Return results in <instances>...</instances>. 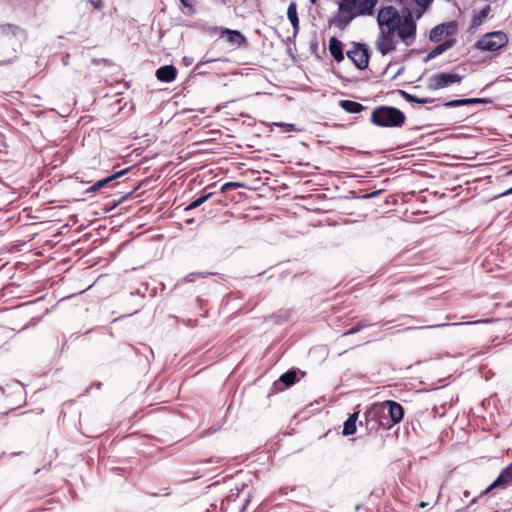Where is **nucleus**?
<instances>
[{"label": "nucleus", "mask_w": 512, "mask_h": 512, "mask_svg": "<svg viewBox=\"0 0 512 512\" xmlns=\"http://www.w3.org/2000/svg\"><path fill=\"white\" fill-rule=\"evenodd\" d=\"M378 0H341L338 8L337 26L344 29L358 16H371Z\"/></svg>", "instance_id": "nucleus-1"}, {"label": "nucleus", "mask_w": 512, "mask_h": 512, "mask_svg": "<svg viewBox=\"0 0 512 512\" xmlns=\"http://www.w3.org/2000/svg\"><path fill=\"white\" fill-rule=\"evenodd\" d=\"M387 413L391 419V423H381L384 426L390 427L392 424L399 423L403 419L404 411L400 404L394 401H384L382 403H377L372 406L370 410L365 413L366 425L369 426L370 421L374 423L371 426V429H376L377 423L374 421V416L376 414Z\"/></svg>", "instance_id": "nucleus-2"}, {"label": "nucleus", "mask_w": 512, "mask_h": 512, "mask_svg": "<svg viewBox=\"0 0 512 512\" xmlns=\"http://www.w3.org/2000/svg\"><path fill=\"white\" fill-rule=\"evenodd\" d=\"M405 119L404 113L394 107L381 106L371 113V122L379 127H401Z\"/></svg>", "instance_id": "nucleus-3"}, {"label": "nucleus", "mask_w": 512, "mask_h": 512, "mask_svg": "<svg viewBox=\"0 0 512 512\" xmlns=\"http://www.w3.org/2000/svg\"><path fill=\"white\" fill-rule=\"evenodd\" d=\"M508 43L506 34L502 31H494L483 35L475 44L481 51L495 52Z\"/></svg>", "instance_id": "nucleus-4"}, {"label": "nucleus", "mask_w": 512, "mask_h": 512, "mask_svg": "<svg viewBox=\"0 0 512 512\" xmlns=\"http://www.w3.org/2000/svg\"><path fill=\"white\" fill-rule=\"evenodd\" d=\"M395 32H397L398 37L405 46L408 47L414 43L416 37V23L410 12L400 18L395 26Z\"/></svg>", "instance_id": "nucleus-5"}, {"label": "nucleus", "mask_w": 512, "mask_h": 512, "mask_svg": "<svg viewBox=\"0 0 512 512\" xmlns=\"http://www.w3.org/2000/svg\"><path fill=\"white\" fill-rule=\"evenodd\" d=\"M400 15L396 8L387 6L379 10L377 23L380 31H395V26L400 20Z\"/></svg>", "instance_id": "nucleus-6"}, {"label": "nucleus", "mask_w": 512, "mask_h": 512, "mask_svg": "<svg viewBox=\"0 0 512 512\" xmlns=\"http://www.w3.org/2000/svg\"><path fill=\"white\" fill-rule=\"evenodd\" d=\"M394 33L395 31H389L387 29H385V31H379L375 41V48L382 56L396 49L397 42L394 39Z\"/></svg>", "instance_id": "nucleus-7"}, {"label": "nucleus", "mask_w": 512, "mask_h": 512, "mask_svg": "<svg viewBox=\"0 0 512 512\" xmlns=\"http://www.w3.org/2000/svg\"><path fill=\"white\" fill-rule=\"evenodd\" d=\"M461 80L462 76L456 73H437L430 78L429 87L439 90L459 83Z\"/></svg>", "instance_id": "nucleus-8"}, {"label": "nucleus", "mask_w": 512, "mask_h": 512, "mask_svg": "<svg viewBox=\"0 0 512 512\" xmlns=\"http://www.w3.org/2000/svg\"><path fill=\"white\" fill-rule=\"evenodd\" d=\"M347 56L359 69L367 68L369 53L365 45L356 44L352 50L347 52Z\"/></svg>", "instance_id": "nucleus-9"}, {"label": "nucleus", "mask_w": 512, "mask_h": 512, "mask_svg": "<svg viewBox=\"0 0 512 512\" xmlns=\"http://www.w3.org/2000/svg\"><path fill=\"white\" fill-rule=\"evenodd\" d=\"M456 30L454 22L443 23L435 26L429 34V38L433 42H440L444 37L452 35Z\"/></svg>", "instance_id": "nucleus-10"}, {"label": "nucleus", "mask_w": 512, "mask_h": 512, "mask_svg": "<svg viewBox=\"0 0 512 512\" xmlns=\"http://www.w3.org/2000/svg\"><path fill=\"white\" fill-rule=\"evenodd\" d=\"M512 481V463L506 467L500 475L497 477V479L490 484L483 492L482 494H487L491 490L497 487L506 486Z\"/></svg>", "instance_id": "nucleus-11"}, {"label": "nucleus", "mask_w": 512, "mask_h": 512, "mask_svg": "<svg viewBox=\"0 0 512 512\" xmlns=\"http://www.w3.org/2000/svg\"><path fill=\"white\" fill-rule=\"evenodd\" d=\"M220 37L225 38L227 43L235 47L241 46L246 41L245 37L239 31L227 28L222 29Z\"/></svg>", "instance_id": "nucleus-12"}, {"label": "nucleus", "mask_w": 512, "mask_h": 512, "mask_svg": "<svg viewBox=\"0 0 512 512\" xmlns=\"http://www.w3.org/2000/svg\"><path fill=\"white\" fill-rule=\"evenodd\" d=\"M177 76V69L173 65H166L156 70V78L165 83L172 82Z\"/></svg>", "instance_id": "nucleus-13"}, {"label": "nucleus", "mask_w": 512, "mask_h": 512, "mask_svg": "<svg viewBox=\"0 0 512 512\" xmlns=\"http://www.w3.org/2000/svg\"><path fill=\"white\" fill-rule=\"evenodd\" d=\"M455 43L456 41L453 38H449L445 40L443 43H440L427 54V60L434 59L435 57L441 55L442 53L453 47Z\"/></svg>", "instance_id": "nucleus-14"}, {"label": "nucleus", "mask_w": 512, "mask_h": 512, "mask_svg": "<svg viewBox=\"0 0 512 512\" xmlns=\"http://www.w3.org/2000/svg\"><path fill=\"white\" fill-rule=\"evenodd\" d=\"M329 51L337 62L344 59L342 43L334 37L329 40Z\"/></svg>", "instance_id": "nucleus-15"}, {"label": "nucleus", "mask_w": 512, "mask_h": 512, "mask_svg": "<svg viewBox=\"0 0 512 512\" xmlns=\"http://www.w3.org/2000/svg\"><path fill=\"white\" fill-rule=\"evenodd\" d=\"M287 17L296 33L299 28V19L297 15V5L295 2H291L287 9Z\"/></svg>", "instance_id": "nucleus-16"}, {"label": "nucleus", "mask_w": 512, "mask_h": 512, "mask_svg": "<svg viewBox=\"0 0 512 512\" xmlns=\"http://www.w3.org/2000/svg\"><path fill=\"white\" fill-rule=\"evenodd\" d=\"M357 419L358 412H354L352 415H350V417L344 422L343 435L348 436L356 432Z\"/></svg>", "instance_id": "nucleus-17"}, {"label": "nucleus", "mask_w": 512, "mask_h": 512, "mask_svg": "<svg viewBox=\"0 0 512 512\" xmlns=\"http://www.w3.org/2000/svg\"><path fill=\"white\" fill-rule=\"evenodd\" d=\"M341 107L348 113H360L364 110V106L361 103L351 100L341 101Z\"/></svg>", "instance_id": "nucleus-18"}, {"label": "nucleus", "mask_w": 512, "mask_h": 512, "mask_svg": "<svg viewBox=\"0 0 512 512\" xmlns=\"http://www.w3.org/2000/svg\"><path fill=\"white\" fill-rule=\"evenodd\" d=\"M126 170H122L120 172H117L109 177H106L102 180H99L95 183V188L100 190L102 189L103 187H105L108 183H110L111 181L119 178L120 176H122L123 174H125Z\"/></svg>", "instance_id": "nucleus-19"}, {"label": "nucleus", "mask_w": 512, "mask_h": 512, "mask_svg": "<svg viewBox=\"0 0 512 512\" xmlns=\"http://www.w3.org/2000/svg\"><path fill=\"white\" fill-rule=\"evenodd\" d=\"M480 99H458V100H452L447 103H445L446 107H457L462 105H469L480 102Z\"/></svg>", "instance_id": "nucleus-20"}, {"label": "nucleus", "mask_w": 512, "mask_h": 512, "mask_svg": "<svg viewBox=\"0 0 512 512\" xmlns=\"http://www.w3.org/2000/svg\"><path fill=\"white\" fill-rule=\"evenodd\" d=\"M280 381L283 382L286 386H290L295 383L296 381V372L291 370L286 373H284L280 377Z\"/></svg>", "instance_id": "nucleus-21"}, {"label": "nucleus", "mask_w": 512, "mask_h": 512, "mask_svg": "<svg viewBox=\"0 0 512 512\" xmlns=\"http://www.w3.org/2000/svg\"><path fill=\"white\" fill-rule=\"evenodd\" d=\"M212 193H209V194H206V195H203L199 198H197L196 200H194L193 202H191L186 208L185 210H191V209H195L199 206H201L203 203H205L210 197H211Z\"/></svg>", "instance_id": "nucleus-22"}, {"label": "nucleus", "mask_w": 512, "mask_h": 512, "mask_svg": "<svg viewBox=\"0 0 512 512\" xmlns=\"http://www.w3.org/2000/svg\"><path fill=\"white\" fill-rule=\"evenodd\" d=\"M490 7L486 6L482 10L479 11V13L474 17L473 23L474 24H480L489 14Z\"/></svg>", "instance_id": "nucleus-23"}, {"label": "nucleus", "mask_w": 512, "mask_h": 512, "mask_svg": "<svg viewBox=\"0 0 512 512\" xmlns=\"http://www.w3.org/2000/svg\"><path fill=\"white\" fill-rule=\"evenodd\" d=\"M0 29L2 33H12L13 35H16L18 32H21L19 27L14 26L12 24L2 25L0 26Z\"/></svg>", "instance_id": "nucleus-24"}, {"label": "nucleus", "mask_w": 512, "mask_h": 512, "mask_svg": "<svg viewBox=\"0 0 512 512\" xmlns=\"http://www.w3.org/2000/svg\"><path fill=\"white\" fill-rule=\"evenodd\" d=\"M404 97L409 101V102H416V103H420V104H425V103H428L429 101L427 99H418L416 98L415 96L413 95H410L406 92H402Z\"/></svg>", "instance_id": "nucleus-25"}, {"label": "nucleus", "mask_w": 512, "mask_h": 512, "mask_svg": "<svg viewBox=\"0 0 512 512\" xmlns=\"http://www.w3.org/2000/svg\"><path fill=\"white\" fill-rule=\"evenodd\" d=\"M275 125L282 128L284 132H293L297 130L295 125L290 123H275Z\"/></svg>", "instance_id": "nucleus-26"}, {"label": "nucleus", "mask_w": 512, "mask_h": 512, "mask_svg": "<svg viewBox=\"0 0 512 512\" xmlns=\"http://www.w3.org/2000/svg\"><path fill=\"white\" fill-rule=\"evenodd\" d=\"M417 5L422 8V11L419 13L418 17L422 14L423 11L429 6L432 0H415Z\"/></svg>", "instance_id": "nucleus-27"}, {"label": "nucleus", "mask_w": 512, "mask_h": 512, "mask_svg": "<svg viewBox=\"0 0 512 512\" xmlns=\"http://www.w3.org/2000/svg\"><path fill=\"white\" fill-rule=\"evenodd\" d=\"M242 184L240 183H237V182H229V183H225L223 186H222V191H227L229 189H233V188H236V187H241Z\"/></svg>", "instance_id": "nucleus-28"}, {"label": "nucleus", "mask_w": 512, "mask_h": 512, "mask_svg": "<svg viewBox=\"0 0 512 512\" xmlns=\"http://www.w3.org/2000/svg\"><path fill=\"white\" fill-rule=\"evenodd\" d=\"M91 5H93L96 9H100L103 6L102 0H88Z\"/></svg>", "instance_id": "nucleus-29"}, {"label": "nucleus", "mask_w": 512, "mask_h": 512, "mask_svg": "<svg viewBox=\"0 0 512 512\" xmlns=\"http://www.w3.org/2000/svg\"><path fill=\"white\" fill-rule=\"evenodd\" d=\"M483 321H473V322H465L464 324H467V325H470V324H478V323H482ZM485 323L488 322L487 320L484 321ZM463 323H453L452 325H462Z\"/></svg>", "instance_id": "nucleus-30"}, {"label": "nucleus", "mask_w": 512, "mask_h": 512, "mask_svg": "<svg viewBox=\"0 0 512 512\" xmlns=\"http://www.w3.org/2000/svg\"><path fill=\"white\" fill-rule=\"evenodd\" d=\"M358 330H359V325H357L356 327L351 328L350 330L345 332L344 335L353 334V333L357 332Z\"/></svg>", "instance_id": "nucleus-31"}, {"label": "nucleus", "mask_w": 512, "mask_h": 512, "mask_svg": "<svg viewBox=\"0 0 512 512\" xmlns=\"http://www.w3.org/2000/svg\"><path fill=\"white\" fill-rule=\"evenodd\" d=\"M512 194V187L508 190H506L505 192H503L500 196H506V195H510Z\"/></svg>", "instance_id": "nucleus-32"}, {"label": "nucleus", "mask_w": 512, "mask_h": 512, "mask_svg": "<svg viewBox=\"0 0 512 512\" xmlns=\"http://www.w3.org/2000/svg\"><path fill=\"white\" fill-rule=\"evenodd\" d=\"M87 191H88V192H93V193H94V192H97V191H99V190L95 188V184H94V185H92L91 187H89Z\"/></svg>", "instance_id": "nucleus-33"}, {"label": "nucleus", "mask_w": 512, "mask_h": 512, "mask_svg": "<svg viewBox=\"0 0 512 512\" xmlns=\"http://www.w3.org/2000/svg\"><path fill=\"white\" fill-rule=\"evenodd\" d=\"M449 325L450 324L442 323V324H438V325H435V326H428V328L444 327V326H449Z\"/></svg>", "instance_id": "nucleus-34"}, {"label": "nucleus", "mask_w": 512, "mask_h": 512, "mask_svg": "<svg viewBox=\"0 0 512 512\" xmlns=\"http://www.w3.org/2000/svg\"><path fill=\"white\" fill-rule=\"evenodd\" d=\"M180 1H181V2H182V4H183L184 6H186V7L190 6V5L187 3V1H186V0H180Z\"/></svg>", "instance_id": "nucleus-35"}, {"label": "nucleus", "mask_w": 512, "mask_h": 512, "mask_svg": "<svg viewBox=\"0 0 512 512\" xmlns=\"http://www.w3.org/2000/svg\"><path fill=\"white\" fill-rule=\"evenodd\" d=\"M419 506H420L421 508H424V507H426V506H427V503H426V502H421V503L419 504Z\"/></svg>", "instance_id": "nucleus-36"}, {"label": "nucleus", "mask_w": 512, "mask_h": 512, "mask_svg": "<svg viewBox=\"0 0 512 512\" xmlns=\"http://www.w3.org/2000/svg\"><path fill=\"white\" fill-rule=\"evenodd\" d=\"M213 60L212 59H205L202 63H209V62H212Z\"/></svg>", "instance_id": "nucleus-37"}, {"label": "nucleus", "mask_w": 512, "mask_h": 512, "mask_svg": "<svg viewBox=\"0 0 512 512\" xmlns=\"http://www.w3.org/2000/svg\"><path fill=\"white\" fill-rule=\"evenodd\" d=\"M463 495H464V497H468V496H469V492H468V491H465V492L463 493Z\"/></svg>", "instance_id": "nucleus-38"}, {"label": "nucleus", "mask_w": 512, "mask_h": 512, "mask_svg": "<svg viewBox=\"0 0 512 512\" xmlns=\"http://www.w3.org/2000/svg\"><path fill=\"white\" fill-rule=\"evenodd\" d=\"M507 175H512V169L507 172Z\"/></svg>", "instance_id": "nucleus-39"}, {"label": "nucleus", "mask_w": 512, "mask_h": 512, "mask_svg": "<svg viewBox=\"0 0 512 512\" xmlns=\"http://www.w3.org/2000/svg\"><path fill=\"white\" fill-rule=\"evenodd\" d=\"M311 2H313V3H314V2H315V0H311Z\"/></svg>", "instance_id": "nucleus-40"}]
</instances>
